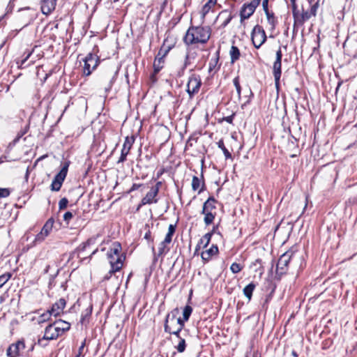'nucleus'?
Wrapping results in <instances>:
<instances>
[{"label":"nucleus","mask_w":357,"mask_h":357,"mask_svg":"<svg viewBox=\"0 0 357 357\" xmlns=\"http://www.w3.org/2000/svg\"><path fill=\"white\" fill-rule=\"evenodd\" d=\"M211 29L208 26H190L184 38V43L189 45L197 43H206L210 38Z\"/></svg>","instance_id":"f257e3e1"},{"label":"nucleus","mask_w":357,"mask_h":357,"mask_svg":"<svg viewBox=\"0 0 357 357\" xmlns=\"http://www.w3.org/2000/svg\"><path fill=\"white\" fill-rule=\"evenodd\" d=\"M70 328V324L67 321L61 319L54 321L45 328L43 339L47 340H55L63 335L64 332L68 331Z\"/></svg>","instance_id":"f03ea898"},{"label":"nucleus","mask_w":357,"mask_h":357,"mask_svg":"<svg viewBox=\"0 0 357 357\" xmlns=\"http://www.w3.org/2000/svg\"><path fill=\"white\" fill-rule=\"evenodd\" d=\"M121 244L118 242H114L107 253L109 264L114 271H120L123 266L125 257L121 253Z\"/></svg>","instance_id":"7ed1b4c3"},{"label":"nucleus","mask_w":357,"mask_h":357,"mask_svg":"<svg viewBox=\"0 0 357 357\" xmlns=\"http://www.w3.org/2000/svg\"><path fill=\"white\" fill-rule=\"evenodd\" d=\"M179 313L178 308L174 309L167 314L165 318L164 329L165 333H169L177 329H183L184 327V321L181 317H177Z\"/></svg>","instance_id":"20e7f679"},{"label":"nucleus","mask_w":357,"mask_h":357,"mask_svg":"<svg viewBox=\"0 0 357 357\" xmlns=\"http://www.w3.org/2000/svg\"><path fill=\"white\" fill-rule=\"evenodd\" d=\"M216 203L217 200L214 197L211 196L203 204L201 213L204 215V222L206 226L212 224L215 220L216 215Z\"/></svg>","instance_id":"39448f33"},{"label":"nucleus","mask_w":357,"mask_h":357,"mask_svg":"<svg viewBox=\"0 0 357 357\" xmlns=\"http://www.w3.org/2000/svg\"><path fill=\"white\" fill-rule=\"evenodd\" d=\"M98 51V47H95L93 52L89 53L84 59L83 75L85 76L90 75L92 72L97 68L100 63V57L97 55Z\"/></svg>","instance_id":"423d86ee"},{"label":"nucleus","mask_w":357,"mask_h":357,"mask_svg":"<svg viewBox=\"0 0 357 357\" xmlns=\"http://www.w3.org/2000/svg\"><path fill=\"white\" fill-rule=\"evenodd\" d=\"M296 256V252L292 248L289 250L284 252L280 256L276 266V272L278 275H283L287 273L288 270V265L289 262L295 259Z\"/></svg>","instance_id":"0eeeda50"},{"label":"nucleus","mask_w":357,"mask_h":357,"mask_svg":"<svg viewBox=\"0 0 357 357\" xmlns=\"http://www.w3.org/2000/svg\"><path fill=\"white\" fill-rule=\"evenodd\" d=\"M201 85L202 79L199 75L192 74L189 77L186 91L190 99L199 92Z\"/></svg>","instance_id":"6e6552de"},{"label":"nucleus","mask_w":357,"mask_h":357,"mask_svg":"<svg viewBox=\"0 0 357 357\" xmlns=\"http://www.w3.org/2000/svg\"><path fill=\"white\" fill-rule=\"evenodd\" d=\"M282 54L281 48L280 47L279 50L276 52L275 61H274L273 66V75L274 77L275 85L277 91H278L280 89V79L282 74Z\"/></svg>","instance_id":"1a4fd4ad"},{"label":"nucleus","mask_w":357,"mask_h":357,"mask_svg":"<svg viewBox=\"0 0 357 357\" xmlns=\"http://www.w3.org/2000/svg\"><path fill=\"white\" fill-rule=\"evenodd\" d=\"M309 6L310 7V10H305L304 8H302V13L301 14L298 15L297 17L295 23L303 25L304 22L309 19H310L312 17H315L317 15V9L319 7V3L316 2L314 4L311 5L310 2H307Z\"/></svg>","instance_id":"9d476101"},{"label":"nucleus","mask_w":357,"mask_h":357,"mask_svg":"<svg viewBox=\"0 0 357 357\" xmlns=\"http://www.w3.org/2000/svg\"><path fill=\"white\" fill-rule=\"evenodd\" d=\"M251 39L252 43L257 49H259L266 40V35L264 29L259 26L256 25L251 34Z\"/></svg>","instance_id":"9b49d317"},{"label":"nucleus","mask_w":357,"mask_h":357,"mask_svg":"<svg viewBox=\"0 0 357 357\" xmlns=\"http://www.w3.org/2000/svg\"><path fill=\"white\" fill-rule=\"evenodd\" d=\"M261 0H252L248 3H244L240 11L241 21L248 19L255 13L256 8L259 6Z\"/></svg>","instance_id":"f8f14e48"},{"label":"nucleus","mask_w":357,"mask_h":357,"mask_svg":"<svg viewBox=\"0 0 357 357\" xmlns=\"http://www.w3.org/2000/svg\"><path fill=\"white\" fill-rule=\"evenodd\" d=\"M135 142V137H126L123 144V147L121 151V156L117 163H123L126 160L127 155L129 154L130 151Z\"/></svg>","instance_id":"ddd939ff"},{"label":"nucleus","mask_w":357,"mask_h":357,"mask_svg":"<svg viewBox=\"0 0 357 357\" xmlns=\"http://www.w3.org/2000/svg\"><path fill=\"white\" fill-rule=\"evenodd\" d=\"M25 349V343L23 340L11 344L7 349L6 354L8 357H18L21 352Z\"/></svg>","instance_id":"4468645a"},{"label":"nucleus","mask_w":357,"mask_h":357,"mask_svg":"<svg viewBox=\"0 0 357 357\" xmlns=\"http://www.w3.org/2000/svg\"><path fill=\"white\" fill-rule=\"evenodd\" d=\"M116 72L114 73L113 71L106 72L103 75L102 79L105 83L104 86L105 91H109L112 89L113 83L116 79Z\"/></svg>","instance_id":"2eb2a0df"},{"label":"nucleus","mask_w":357,"mask_h":357,"mask_svg":"<svg viewBox=\"0 0 357 357\" xmlns=\"http://www.w3.org/2000/svg\"><path fill=\"white\" fill-rule=\"evenodd\" d=\"M66 305V301L64 298H61L55 303H54L50 310V313L54 317H57L63 312V310L64 309Z\"/></svg>","instance_id":"dca6fc26"},{"label":"nucleus","mask_w":357,"mask_h":357,"mask_svg":"<svg viewBox=\"0 0 357 357\" xmlns=\"http://www.w3.org/2000/svg\"><path fill=\"white\" fill-rule=\"evenodd\" d=\"M158 193L151 189L141 200V205L156 204L158 201L157 196Z\"/></svg>","instance_id":"f3484780"},{"label":"nucleus","mask_w":357,"mask_h":357,"mask_svg":"<svg viewBox=\"0 0 357 357\" xmlns=\"http://www.w3.org/2000/svg\"><path fill=\"white\" fill-rule=\"evenodd\" d=\"M69 165H70L69 161H66V162H63L62 167H61V170L59 171V172L58 174H56V176L54 178V180H55L56 181H58L62 184L66 177Z\"/></svg>","instance_id":"a211bd4d"},{"label":"nucleus","mask_w":357,"mask_h":357,"mask_svg":"<svg viewBox=\"0 0 357 357\" xmlns=\"http://www.w3.org/2000/svg\"><path fill=\"white\" fill-rule=\"evenodd\" d=\"M204 187L205 183L203 176L202 175V178H199L197 176H193L192 180V189L194 191L198 190V193L199 194L204 191Z\"/></svg>","instance_id":"6ab92c4d"},{"label":"nucleus","mask_w":357,"mask_h":357,"mask_svg":"<svg viewBox=\"0 0 357 357\" xmlns=\"http://www.w3.org/2000/svg\"><path fill=\"white\" fill-rule=\"evenodd\" d=\"M218 253V248L216 245L212 246L201 254V257L204 262L208 261L211 257Z\"/></svg>","instance_id":"aec40b11"},{"label":"nucleus","mask_w":357,"mask_h":357,"mask_svg":"<svg viewBox=\"0 0 357 357\" xmlns=\"http://www.w3.org/2000/svg\"><path fill=\"white\" fill-rule=\"evenodd\" d=\"M56 6V0H43L41 3V11L44 15H49Z\"/></svg>","instance_id":"412c9836"},{"label":"nucleus","mask_w":357,"mask_h":357,"mask_svg":"<svg viewBox=\"0 0 357 357\" xmlns=\"http://www.w3.org/2000/svg\"><path fill=\"white\" fill-rule=\"evenodd\" d=\"M168 245L169 244H167V243H165L162 241L159 244L158 252L157 255L155 253V248H154L153 245H152L151 249H152V251H153V252L154 254V259L155 260H157V257H161V256L165 255L169 250V248L167 247Z\"/></svg>","instance_id":"4be33fe9"},{"label":"nucleus","mask_w":357,"mask_h":357,"mask_svg":"<svg viewBox=\"0 0 357 357\" xmlns=\"http://www.w3.org/2000/svg\"><path fill=\"white\" fill-rule=\"evenodd\" d=\"M163 63H164V59L163 57H155L154 62H153V74L151 75V78L155 82V76L157 73H158L160 70L163 68Z\"/></svg>","instance_id":"5701e85b"},{"label":"nucleus","mask_w":357,"mask_h":357,"mask_svg":"<svg viewBox=\"0 0 357 357\" xmlns=\"http://www.w3.org/2000/svg\"><path fill=\"white\" fill-rule=\"evenodd\" d=\"M255 288L256 284L253 282H250L243 288V294L248 299V301H250L252 299V293Z\"/></svg>","instance_id":"b1692460"},{"label":"nucleus","mask_w":357,"mask_h":357,"mask_svg":"<svg viewBox=\"0 0 357 357\" xmlns=\"http://www.w3.org/2000/svg\"><path fill=\"white\" fill-rule=\"evenodd\" d=\"M96 242L95 238H89L86 242L79 245V246L76 249V251L78 252V257H79V254L86 250V248L90 246L91 245H93Z\"/></svg>","instance_id":"393cba45"},{"label":"nucleus","mask_w":357,"mask_h":357,"mask_svg":"<svg viewBox=\"0 0 357 357\" xmlns=\"http://www.w3.org/2000/svg\"><path fill=\"white\" fill-rule=\"evenodd\" d=\"M229 55L231 57V62L234 63L240 58L241 53L239 49L236 46L232 45L229 51Z\"/></svg>","instance_id":"a878e982"},{"label":"nucleus","mask_w":357,"mask_h":357,"mask_svg":"<svg viewBox=\"0 0 357 357\" xmlns=\"http://www.w3.org/2000/svg\"><path fill=\"white\" fill-rule=\"evenodd\" d=\"M54 222V219L50 218L43 225L41 231L45 234V236H47L49 235L50 232L52 229Z\"/></svg>","instance_id":"bb28decb"},{"label":"nucleus","mask_w":357,"mask_h":357,"mask_svg":"<svg viewBox=\"0 0 357 357\" xmlns=\"http://www.w3.org/2000/svg\"><path fill=\"white\" fill-rule=\"evenodd\" d=\"M211 239V233H206L199 240V243H197V247H199V245H202L203 248H206L208 245V244L210 243Z\"/></svg>","instance_id":"cd10ccee"},{"label":"nucleus","mask_w":357,"mask_h":357,"mask_svg":"<svg viewBox=\"0 0 357 357\" xmlns=\"http://www.w3.org/2000/svg\"><path fill=\"white\" fill-rule=\"evenodd\" d=\"M218 0H208L202 8V14L203 15H206L211 9L213 6H214Z\"/></svg>","instance_id":"c85d7f7f"},{"label":"nucleus","mask_w":357,"mask_h":357,"mask_svg":"<svg viewBox=\"0 0 357 357\" xmlns=\"http://www.w3.org/2000/svg\"><path fill=\"white\" fill-rule=\"evenodd\" d=\"M190 64V56L187 53L185 56V60L183 66L178 73V75L181 77L184 74L185 68Z\"/></svg>","instance_id":"c756f323"},{"label":"nucleus","mask_w":357,"mask_h":357,"mask_svg":"<svg viewBox=\"0 0 357 357\" xmlns=\"http://www.w3.org/2000/svg\"><path fill=\"white\" fill-rule=\"evenodd\" d=\"M264 13L266 15L268 22L271 25V28L274 29L277 23V20L274 16V13H270L269 11H266Z\"/></svg>","instance_id":"7c9ffc66"},{"label":"nucleus","mask_w":357,"mask_h":357,"mask_svg":"<svg viewBox=\"0 0 357 357\" xmlns=\"http://www.w3.org/2000/svg\"><path fill=\"white\" fill-rule=\"evenodd\" d=\"M91 312H92V306H89L88 308H86L82 313V315H81V323L82 324H84V322L86 321V319H88L89 318V317L91 316Z\"/></svg>","instance_id":"2f4dec72"},{"label":"nucleus","mask_w":357,"mask_h":357,"mask_svg":"<svg viewBox=\"0 0 357 357\" xmlns=\"http://www.w3.org/2000/svg\"><path fill=\"white\" fill-rule=\"evenodd\" d=\"M218 146L223 151L225 157L226 159L231 158V154L227 150V149L225 146L224 142L222 140H220L218 142Z\"/></svg>","instance_id":"473e14b6"},{"label":"nucleus","mask_w":357,"mask_h":357,"mask_svg":"<svg viewBox=\"0 0 357 357\" xmlns=\"http://www.w3.org/2000/svg\"><path fill=\"white\" fill-rule=\"evenodd\" d=\"M31 54H32V51H28V52H24V57L20 61L17 62L18 64H20V68H24L26 66H29V64H26V62L29 59V58L31 56Z\"/></svg>","instance_id":"72a5a7b5"},{"label":"nucleus","mask_w":357,"mask_h":357,"mask_svg":"<svg viewBox=\"0 0 357 357\" xmlns=\"http://www.w3.org/2000/svg\"><path fill=\"white\" fill-rule=\"evenodd\" d=\"M192 312V308L191 306L186 305L184 307L183 311V319H182L184 322L189 319Z\"/></svg>","instance_id":"f704fd0d"},{"label":"nucleus","mask_w":357,"mask_h":357,"mask_svg":"<svg viewBox=\"0 0 357 357\" xmlns=\"http://www.w3.org/2000/svg\"><path fill=\"white\" fill-rule=\"evenodd\" d=\"M12 275L10 273H6L0 275V287L6 284L11 278Z\"/></svg>","instance_id":"c9c22d12"},{"label":"nucleus","mask_w":357,"mask_h":357,"mask_svg":"<svg viewBox=\"0 0 357 357\" xmlns=\"http://www.w3.org/2000/svg\"><path fill=\"white\" fill-rule=\"evenodd\" d=\"M52 313H50V310H47L45 313H43L41 314L39 317L38 322L39 323H43L47 321H48L50 319V317L52 316Z\"/></svg>","instance_id":"e433bc0d"},{"label":"nucleus","mask_w":357,"mask_h":357,"mask_svg":"<svg viewBox=\"0 0 357 357\" xmlns=\"http://www.w3.org/2000/svg\"><path fill=\"white\" fill-rule=\"evenodd\" d=\"M243 269V266L238 264V263H236V262H234L231 266H230V270L233 273H239L241 270Z\"/></svg>","instance_id":"4c0bfd02"},{"label":"nucleus","mask_w":357,"mask_h":357,"mask_svg":"<svg viewBox=\"0 0 357 357\" xmlns=\"http://www.w3.org/2000/svg\"><path fill=\"white\" fill-rule=\"evenodd\" d=\"M233 83H234V85L235 86V88L236 89V92H237L238 96L240 98L241 92V87L240 82H239V77H236L233 79Z\"/></svg>","instance_id":"58836bf2"},{"label":"nucleus","mask_w":357,"mask_h":357,"mask_svg":"<svg viewBox=\"0 0 357 357\" xmlns=\"http://www.w3.org/2000/svg\"><path fill=\"white\" fill-rule=\"evenodd\" d=\"M176 349L179 353H182L185 349V341L183 338H181L179 343L176 346Z\"/></svg>","instance_id":"ea45409f"},{"label":"nucleus","mask_w":357,"mask_h":357,"mask_svg":"<svg viewBox=\"0 0 357 357\" xmlns=\"http://www.w3.org/2000/svg\"><path fill=\"white\" fill-rule=\"evenodd\" d=\"M62 184L58 181H56L53 179L51 184V190L52 191H59L61 188Z\"/></svg>","instance_id":"a19ab883"},{"label":"nucleus","mask_w":357,"mask_h":357,"mask_svg":"<svg viewBox=\"0 0 357 357\" xmlns=\"http://www.w3.org/2000/svg\"><path fill=\"white\" fill-rule=\"evenodd\" d=\"M68 200L67 198L63 197V198L61 199L59 202V210H63V209L66 208L68 206Z\"/></svg>","instance_id":"79ce46f5"},{"label":"nucleus","mask_w":357,"mask_h":357,"mask_svg":"<svg viewBox=\"0 0 357 357\" xmlns=\"http://www.w3.org/2000/svg\"><path fill=\"white\" fill-rule=\"evenodd\" d=\"M46 237H47V236H45V234L40 231V232L36 236L34 243H41L45 240V238Z\"/></svg>","instance_id":"37998d69"},{"label":"nucleus","mask_w":357,"mask_h":357,"mask_svg":"<svg viewBox=\"0 0 357 357\" xmlns=\"http://www.w3.org/2000/svg\"><path fill=\"white\" fill-rule=\"evenodd\" d=\"M291 3V8H292L293 16L294 17V20L296 21L297 17L299 15V10L297 8V6H296V2Z\"/></svg>","instance_id":"c03bdc74"},{"label":"nucleus","mask_w":357,"mask_h":357,"mask_svg":"<svg viewBox=\"0 0 357 357\" xmlns=\"http://www.w3.org/2000/svg\"><path fill=\"white\" fill-rule=\"evenodd\" d=\"M10 195V190L8 188H0V197H7Z\"/></svg>","instance_id":"a18cd8bd"},{"label":"nucleus","mask_w":357,"mask_h":357,"mask_svg":"<svg viewBox=\"0 0 357 357\" xmlns=\"http://www.w3.org/2000/svg\"><path fill=\"white\" fill-rule=\"evenodd\" d=\"M118 271H114V269L112 268H111V269L109 271V272L103 277L102 278V281H106V280H108L110 279V278L112 277V275L117 272Z\"/></svg>","instance_id":"49530a36"},{"label":"nucleus","mask_w":357,"mask_h":357,"mask_svg":"<svg viewBox=\"0 0 357 357\" xmlns=\"http://www.w3.org/2000/svg\"><path fill=\"white\" fill-rule=\"evenodd\" d=\"M73 217V213L70 211H67L63 215V220L68 223L69 221L72 219Z\"/></svg>","instance_id":"de8ad7c7"},{"label":"nucleus","mask_w":357,"mask_h":357,"mask_svg":"<svg viewBox=\"0 0 357 357\" xmlns=\"http://www.w3.org/2000/svg\"><path fill=\"white\" fill-rule=\"evenodd\" d=\"M176 231V225H169L168 227V232L167 234L174 235Z\"/></svg>","instance_id":"09e8293b"},{"label":"nucleus","mask_w":357,"mask_h":357,"mask_svg":"<svg viewBox=\"0 0 357 357\" xmlns=\"http://www.w3.org/2000/svg\"><path fill=\"white\" fill-rule=\"evenodd\" d=\"M85 347V340L82 343L81 346L79 348L78 354L76 355L75 357H80L82 355V352L84 350V348Z\"/></svg>","instance_id":"8fccbe9b"},{"label":"nucleus","mask_w":357,"mask_h":357,"mask_svg":"<svg viewBox=\"0 0 357 357\" xmlns=\"http://www.w3.org/2000/svg\"><path fill=\"white\" fill-rule=\"evenodd\" d=\"M162 185V182L161 181H158L156 183L155 185V186H153L151 187V189H152L153 190L155 191L157 193L159 192V190H160V188L161 187Z\"/></svg>","instance_id":"3c124183"},{"label":"nucleus","mask_w":357,"mask_h":357,"mask_svg":"<svg viewBox=\"0 0 357 357\" xmlns=\"http://www.w3.org/2000/svg\"><path fill=\"white\" fill-rule=\"evenodd\" d=\"M268 1L269 0H263L262 1V7L264 12L269 11L268 10Z\"/></svg>","instance_id":"603ef678"},{"label":"nucleus","mask_w":357,"mask_h":357,"mask_svg":"<svg viewBox=\"0 0 357 357\" xmlns=\"http://www.w3.org/2000/svg\"><path fill=\"white\" fill-rule=\"evenodd\" d=\"M142 184L134 183L128 191V193L139 189Z\"/></svg>","instance_id":"864d4df0"},{"label":"nucleus","mask_w":357,"mask_h":357,"mask_svg":"<svg viewBox=\"0 0 357 357\" xmlns=\"http://www.w3.org/2000/svg\"><path fill=\"white\" fill-rule=\"evenodd\" d=\"M172 236L173 235L167 234L163 241L167 244H169L172 242Z\"/></svg>","instance_id":"5fc2aeb1"},{"label":"nucleus","mask_w":357,"mask_h":357,"mask_svg":"<svg viewBox=\"0 0 357 357\" xmlns=\"http://www.w3.org/2000/svg\"><path fill=\"white\" fill-rule=\"evenodd\" d=\"M181 331H182V329H179V330H178V331H177V329H176V330H175V331H171V332H169L168 333H169V334H173V335H176L178 338L181 339V336H180V332H181Z\"/></svg>","instance_id":"6e6d98bb"},{"label":"nucleus","mask_w":357,"mask_h":357,"mask_svg":"<svg viewBox=\"0 0 357 357\" xmlns=\"http://www.w3.org/2000/svg\"><path fill=\"white\" fill-rule=\"evenodd\" d=\"M144 238L149 241H153V239L151 238V232L150 230H148V231L145 234Z\"/></svg>","instance_id":"4d7b16f0"},{"label":"nucleus","mask_w":357,"mask_h":357,"mask_svg":"<svg viewBox=\"0 0 357 357\" xmlns=\"http://www.w3.org/2000/svg\"><path fill=\"white\" fill-rule=\"evenodd\" d=\"M233 119H234V115H231V116H228L224 118V120L229 123H231L233 121Z\"/></svg>","instance_id":"13d9d810"},{"label":"nucleus","mask_w":357,"mask_h":357,"mask_svg":"<svg viewBox=\"0 0 357 357\" xmlns=\"http://www.w3.org/2000/svg\"><path fill=\"white\" fill-rule=\"evenodd\" d=\"M217 230H218V225L216 226H214L213 227V229L211 231H210L209 233H211V236H213V234L216 233L217 232Z\"/></svg>","instance_id":"bf43d9fd"},{"label":"nucleus","mask_w":357,"mask_h":357,"mask_svg":"<svg viewBox=\"0 0 357 357\" xmlns=\"http://www.w3.org/2000/svg\"><path fill=\"white\" fill-rule=\"evenodd\" d=\"M33 19V17L31 15V16H29V19L27 20V21L26 22L25 24H24V26H27Z\"/></svg>","instance_id":"052dcab7"},{"label":"nucleus","mask_w":357,"mask_h":357,"mask_svg":"<svg viewBox=\"0 0 357 357\" xmlns=\"http://www.w3.org/2000/svg\"><path fill=\"white\" fill-rule=\"evenodd\" d=\"M291 354H292L293 356L298 357V354H297V353L295 351H293Z\"/></svg>","instance_id":"680f3d73"},{"label":"nucleus","mask_w":357,"mask_h":357,"mask_svg":"<svg viewBox=\"0 0 357 357\" xmlns=\"http://www.w3.org/2000/svg\"><path fill=\"white\" fill-rule=\"evenodd\" d=\"M261 259H257V260L255 261V265H256L257 264H260V263H261Z\"/></svg>","instance_id":"e2e57ef3"},{"label":"nucleus","mask_w":357,"mask_h":357,"mask_svg":"<svg viewBox=\"0 0 357 357\" xmlns=\"http://www.w3.org/2000/svg\"><path fill=\"white\" fill-rule=\"evenodd\" d=\"M3 158H6V156H3V157H1L0 158V164H1L2 162H3Z\"/></svg>","instance_id":"0e129e2a"},{"label":"nucleus","mask_w":357,"mask_h":357,"mask_svg":"<svg viewBox=\"0 0 357 357\" xmlns=\"http://www.w3.org/2000/svg\"><path fill=\"white\" fill-rule=\"evenodd\" d=\"M97 250H98V249H96L95 250H93V251L91 252V254L90 255L89 257H91V256H92L93 255H94V254L97 252Z\"/></svg>","instance_id":"69168bd1"},{"label":"nucleus","mask_w":357,"mask_h":357,"mask_svg":"<svg viewBox=\"0 0 357 357\" xmlns=\"http://www.w3.org/2000/svg\"><path fill=\"white\" fill-rule=\"evenodd\" d=\"M201 246H202V245H199V247H197V246H196V248H195V252H197V251H198V250H199V249H200Z\"/></svg>","instance_id":"338daca9"},{"label":"nucleus","mask_w":357,"mask_h":357,"mask_svg":"<svg viewBox=\"0 0 357 357\" xmlns=\"http://www.w3.org/2000/svg\"><path fill=\"white\" fill-rule=\"evenodd\" d=\"M253 357H260V356L258 355V354H257V353H255V354H253Z\"/></svg>","instance_id":"774afa93"}]
</instances>
